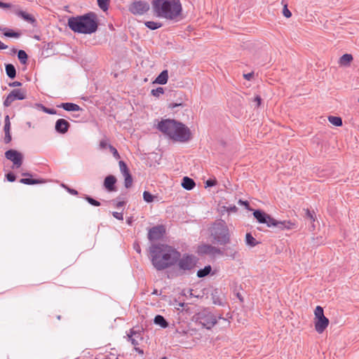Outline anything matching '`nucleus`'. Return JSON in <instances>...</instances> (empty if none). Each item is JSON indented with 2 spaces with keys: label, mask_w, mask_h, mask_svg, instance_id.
I'll return each instance as SVG.
<instances>
[{
  "label": "nucleus",
  "mask_w": 359,
  "mask_h": 359,
  "mask_svg": "<svg viewBox=\"0 0 359 359\" xmlns=\"http://www.w3.org/2000/svg\"><path fill=\"white\" fill-rule=\"evenodd\" d=\"M151 263L157 271H162L177 263L181 254L175 248L165 244H154L150 247Z\"/></svg>",
  "instance_id": "nucleus-1"
},
{
  "label": "nucleus",
  "mask_w": 359,
  "mask_h": 359,
  "mask_svg": "<svg viewBox=\"0 0 359 359\" xmlns=\"http://www.w3.org/2000/svg\"><path fill=\"white\" fill-rule=\"evenodd\" d=\"M67 25L74 32L90 34L95 32L98 27L97 15L90 12L83 15L71 17Z\"/></svg>",
  "instance_id": "nucleus-2"
},
{
  "label": "nucleus",
  "mask_w": 359,
  "mask_h": 359,
  "mask_svg": "<svg viewBox=\"0 0 359 359\" xmlns=\"http://www.w3.org/2000/svg\"><path fill=\"white\" fill-rule=\"evenodd\" d=\"M151 6L155 15L168 20L176 18L182 11L180 0H152Z\"/></svg>",
  "instance_id": "nucleus-3"
},
{
  "label": "nucleus",
  "mask_w": 359,
  "mask_h": 359,
  "mask_svg": "<svg viewBox=\"0 0 359 359\" xmlns=\"http://www.w3.org/2000/svg\"><path fill=\"white\" fill-rule=\"evenodd\" d=\"M255 218L262 224H266L269 227H276L280 230L292 229L296 227L291 221H278L262 210H256L253 212Z\"/></svg>",
  "instance_id": "nucleus-4"
},
{
  "label": "nucleus",
  "mask_w": 359,
  "mask_h": 359,
  "mask_svg": "<svg viewBox=\"0 0 359 359\" xmlns=\"http://www.w3.org/2000/svg\"><path fill=\"white\" fill-rule=\"evenodd\" d=\"M213 242L219 245H226L230 243V233L226 222L223 220L215 222L209 229Z\"/></svg>",
  "instance_id": "nucleus-5"
},
{
  "label": "nucleus",
  "mask_w": 359,
  "mask_h": 359,
  "mask_svg": "<svg viewBox=\"0 0 359 359\" xmlns=\"http://www.w3.org/2000/svg\"><path fill=\"white\" fill-rule=\"evenodd\" d=\"M196 322L209 330L217 323L216 316L208 310H203L196 315Z\"/></svg>",
  "instance_id": "nucleus-6"
},
{
  "label": "nucleus",
  "mask_w": 359,
  "mask_h": 359,
  "mask_svg": "<svg viewBox=\"0 0 359 359\" xmlns=\"http://www.w3.org/2000/svg\"><path fill=\"white\" fill-rule=\"evenodd\" d=\"M191 138V133L188 127L181 122L177 121L174 130L172 140L180 142H185Z\"/></svg>",
  "instance_id": "nucleus-7"
},
{
  "label": "nucleus",
  "mask_w": 359,
  "mask_h": 359,
  "mask_svg": "<svg viewBox=\"0 0 359 359\" xmlns=\"http://www.w3.org/2000/svg\"><path fill=\"white\" fill-rule=\"evenodd\" d=\"M197 258L193 255L185 254L180 257L177 263L180 270L191 271L195 268L197 263Z\"/></svg>",
  "instance_id": "nucleus-8"
},
{
  "label": "nucleus",
  "mask_w": 359,
  "mask_h": 359,
  "mask_svg": "<svg viewBox=\"0 0 359 359\" xmlns=\"http://www.w3.org/2000/svg\"><path fill=\"white\" fill-rule=\"evenodd\" d=\"M176 124L177 121L174 119H165L158 123L157 128L161 133L166 135L171 140H172Z\"/></svg>",
  "instance_id": "nucleus-9"
},
{
  "label": "nucleus",
  "mask_w": 359,
  "mask_h": 359,
  "mask_svg": "<svg viewBox=\"0 0 359 359\" xmlns=\"http://www.w3.org/2000/svg\"><path fill=\"white\" fill-rule=\"evenodd\" d=\"M149 4L146 1H135L129 6V11L133 15H142L149 11Z\"/></svg>",
  "instance_id": "nucleus-10"
},
{
  "label": "nucleus",
  "mask_w": 359,
  "mask_h": 359,
  "mask_svg": "<svg viewBox=\"0 0 359 359\" xmlns=\"http://www.w3.org/2000/svg\"><path fill=\"white\" fill-rule=\"evenodd\" d=\"M27 91L25 89H13L6 97L4 102V105L6 107L11 105V104L15 100H22L26 98Z\"/></svg>",
  "instance_id": "nucleus-11"
},
{
  "label": "nucleus",
  "mask_w": 359,
  "mask_h": 359,
  "mask_svg": "<svg viewBox=\"0 0 359 359\" xmlns=\"http://www.w3.org/2000/svg\"><path fill=\"white\" fill-rule=\"evenodd\" d=\"M5 157L13 162V167L18 168L22 164V154L14 149H9L5 152Z\"/></svg>",
  "instance_id": "nucleus-12"
},
{
  "label": "nucleus",
  "mask_w": 359,
  "mask_h": 359,
  "mask_svg": "<svg viewBox=\"0 0 359 359\" xmlns=\"http://www.w3.org/2000/svg\"><path fill=\"white\" fill-rule=\"evenodd\" d=\"M198 252L202 255H208L215 257L216 255L223 256L224 252L220 248L210 244H205L199 247Z\"/></svg>",
  "instance_id": "nucleus-13"
},
{
  "label": "nucleus",
  "mask_w": 359,
  "mask_h": 359,
  "mask_svg": "<svg viewBox=\"0 0 359 359\" xmlns=\"http://www.w3.org/2000/svg\"><path fill=\"white\" fill-rule=\"evenodd\" d=\"M165 232V227L163 225H158L149 229L148 233V239L151 241L161 239Z\"/></svg>",
  "instance_id": "nucleus-14"
},
{
  "label": "nucleus",
  "mask_w": 359,
  "mask_h": 359,
  "mask_svg": "<svg viewBox=\"0 0 359 359\" xmlns=\"http://www.w3.org/2000/svg\"><path fill=\"white\" fill-rule=\"evenodd\" d=\"M13 13H15L18 16H19L21 18H22L25 21H26L28 23L32 25L34 27L36 26V20L35 19V18L32 15L29 14V13H26V12H25L23 11H21L18 7H14L13 9Z\"/></svg>",
  "instance_id": "nucleus-15"
},
{
  "label": "nucleus",
  "mask_w": 359,
  "mask_h": 359,
  "mask_svg": "<svg viewBox=\"0 0 359 359\" xmlns=\"http://www.w3.org/2000/svg\"><path fill=\"white\" fill-rule=\"evenodd\" d=\"M69 127V123L64 118L57 120L55 125L56 132L60 134H65L68 131Z\"/></svg>",
  "instance_id": "nucleus-16"
},
{
  "label": "nucleus",
  "mask_w": 359,
  "mask_h": 359,
  "mask_svg": "<svg viewBox=\"0 0 359 359\" xmlns=\"http://www.w3.org/2000/svg\"><path fill=\"white\" fill-rule=\"evenodd\" d=\"M128 339L131 341L132 344L135 346V351L142 354L143 351L136 347L137 345H139V339H142V337L140 336V333L132 330L130 331V334H128Z\"/></svg>",
  "instance_id": "nucleus-17"
},
{
  "label": "nucleus",
  "mask_w": 359,
  "mask_h": 359,
  "mask_svg": "<svg viewBox=\"0 0 359 359\" xmlns=\"http://www.w3.org/2000/svg\"><path fill=\"white\" fill-rule=\"evenodd\" d=\"M329 325V320L325 316L318 318L315 321V328L317 332L322 333Z\"/></svg>",
  "instance_id": "nucleus-18"
},
{
  "label": "nucleus",
  "mask_w": 359,
  "mask_h": 359,
  "mask_svg": "<svg viewBox=\"0 0 359 359\" xmlns=\"http://www.w3.org/2000/svg\"><path fill=\"white\" fill-rule=\"evenodd\" d=\"M116 178L114 175H108L104 180V187L109 191H114L116 190L115 184Z\"/></svg>",
  "instance_id": "nucleus-19"
},
{
  "label": "nucleus",
  "mask_w": 359,
  "mask_h": 359,
  "mask_svg": "<svg viewBox=\"0 0 359 359\" xmlns=\"http://www.w3.org/2000/svg\"><path fill=\"white\" fill-rule=\"evenodd\" d=\"M59 108H62L67 111H78L81 110V108L76 104L72 102H64L57 106Z\"/></svg>",
  "instance_id": "nucleus-20"
},
{
  "label": "nucleus",
  "mask_w": 359,
  "mask_h": 359,
  "mask_svg": "<svg viewBox=\"0 0 359 359\" xmlns=\"http://www.w3.org/2000/svg\"><path fill=\"white\" fill-rule=\"evenodd\" d=\"M196 186L194 180L189 177L182 179V187L187 190H191Z\"/></svg>",
  "instance_id": "nucleus-21"
},
{
  "label": "nucleus",
  "mask_w": 359,
  "mask_h": 359,
  "mask_svg": "<svg viewBox=\"0 0 359 359\" xmlns=\"http://www.w3.org/2000/svg\"><path fill=\"white\" fill-rule=\"evenodd\" d=\"M168 70H163L161 73L156 77L155 80V83L164 85L168 82Z\"/></svg>",
  "instance_id": "nucleus-22"
},
{
  "label": "nucleus",
  "mask_w": 359,
  "mask_h": 359,
  "mask_svg": "<svg viewBox=\"0 0 359 359\" xmlns=\"http://www.w3.org/2000/svg\"><path fill=\"white\" fill-rule=\"evenodd\" d=\"M154 322L156 325H158L163 328H165L168 326V323L166 321L165 318L161 315L156 316Z\"/></svg>",
  "instance_id": "nucleus-23"
},
{
  "label": "nucleus",
  "mask_w": 359,
  "mask_h": 359,
  "mask_svg": "<svg viewBox=\"0 0 359 359\" xmlns=\"http://www.w3.org/2000/svg\"><path fill=\"white\" fill-rule=\"evenodd\" d=\"M20 182L22 184H25L32 185V184L45 183L46 180H43V179L34 180V179H30V178H22L20 180Z\"/></svg>",
  "instance_id": "nucleus-24"
},
{
  "label": "nucleus",
  "mask_w": 359,
  "mask_h": 359,
  "mask_svg": "<svg viewBox=\"0 0 359 359\" xmlns=\"http://www.w3.org/2000/svg\"><path fill=\"white\" fill-rule=\"evenodd\" d=\"M6 72L7 76L11 79H14L16 76V69L13 65H6Z\"/></svg>",
  "instance_id": "nucleus-25"
},
{
  "label": "nucleus",
  "mask_w": 359,
  "mask_h": 359,
  "mask_svg": "<svg viewBox=\"0 0 359 359\" xmlns=\"http://www.w3.org/2000/svg\"><path fill=\"white\" fill-rule=\"evenodd\" d=\"M212 271V267L210 265L205 266L203 269H199L197 271V276L198 278H204L209 275Z\"/></svg>",
  "instance_id": "nucleus-26"
},
{
  "label": "nucleus",
  "mask_w": 359,
  "mask_h": 359,
  "mask_svg": "<svg viewBox=\"0 0 359 359\" xmlns=\"http://www.w3.org/2000/svg\"><path fill=\"white\" fill-rule=\"evenodd\" d=\"M245 242L250 247H255L259 243L250 233H247L245 235Z\"/></svg>",
  "instance_id": "nucleus-27"
},
{
  "label": "nucleus",
  "mask_w": 359,
  "mask_h": 359,
  "mask_svg": "<svg viewBox=\"0 0 359 359\" xmlns=\"http://www.w3.org/2000/svg\"><path fill=\"white\" fill-rule=\"evenodd\" d=\"M353 60V56L351 54H344L339 60V62L342 65H347Z\"/></svg>",
  "instance_id": "nucleus-28"
},
{
  "label": "nucleus",
  "mask_w": 359,
  "mask_h": 359,
  "mask_svg": "<svg viewBox=\"0 0 359 359\" xmlns=\"http://www.w3.org/2000/svg\"><path fill=\"white\" fill-rule=\"evenodd\" d=\"M329 121L335 126H342V119L339 116H330L328 117Z\"/></svg>",
  "instance_id": "nucleus-29"
},
{
  "label": "nucleus",
  "mask_w": 359,
  "mask_h": 359,
  "mask_svg": "<svg viewBox=\"0 0 359 359\" xmlns=\"http://www.w3.org/2000/svg\"><path fill=\"white\" fill-rule=\"evenodd\" d=\"M125 177L124 186L126 188H130L133 185V177L130 172L123 175Z\"/></svg>",
  "instance_id": "nucleus-30"
},
{
  "label": "nucleus",
  "mask_w": 359,
  "mask_h": 359,
  "mask_svg": "<svg viewBox=\"0 0 359 359\" xmlns=\"http://www.w3.org/2000/svg\"><path fill=\"white\" fill-rule=\"evenodd\" d=\"M18 57L22 64L25 65L27 61L28 55L25 50H20L18 53Z\"/></svg>",
  "instance_id": "nucleus-31"
},
{
  "label": "nucleus",
  "mask_w": 359,
  "mask_h": 359,
  "mask_svg": "<svg viewBox=\"0 0 359 359\" xmlns=\"http://www.w3.org/2000/svg\"><path fill=\"white\" fill-rule=\"evenodd\" d=\"M144 25L147 28H149L151 30H155L162 26L161 23L154 22V21L145 22Z\"/></svg>",
  "instance_id": "nucleus-32"
},
{
  "label": "nucleus",
  "mask_w": 359,
  "mask_h": 359,
  "mask_svg": "<svg viewBox=\"0 0 359 359\" xmlns=\"http://www.w3.org/2000/svg\"><path fill=\"white\" fill-rule=\"evenodd\" d=\"M225 250L226 252L224 255L230 257L232 259H236L238 255V252L231 248H226Z\"/></svg>",
  "instance_id": "nucleus-33"
},
{
  "label": "nucleus",
  "mask_w": 359,
  "mask_h": 359,
  "mask_svg": "<svg viewBox=\"0 0 359 359\" xmlns=\"http://www.w3.org/2000/svg\"><path fill=\"white\" fill-rule=\"evenodd\" d=\"M35 106L38 109H41L43 111H44L46 114H55L57 113L56 110H55L54 109L47 108L45 106H43L42 104H36Z\"/></svg>",
  "instance_id": "nucleus-34"
},
{
  "label": "nucleus",
  "mask_w": 359,
  "mask_h": 359,
  "mask_svg": "<svg viewBox=\"0 0 359 359\" xmlns=\"http://www.w3.org/2000/svg\"><path fill=\"white\" fill-rule=\"evenodd\" d=\"M97 5L103 11H106L109 8L110 0H97Z\"/></svg>",
  "instance_id": "nucleus-35"
},
{
  "label": "nucleus",
  "mask_w": 359,
  "mask_h": 359,
  "mask_svg": "<svg viewBox=\"0 0 359 359\" xmlns=\"http://www.w3.org/2000/svg\"><path fill=\"white\" fill-rule=\"evenodd\" d=\"M314 314L315 319L325 316L323 307L320 306H317L314 311Z\"/></svg>",
  "instance_id": "nucleus-36"
},
{
  "label": "nucleus",
  "mask_w": 359,
  "mask_h": 359,
  "mask_svg": "<svg viewBox=\"0 0 359 359\" xmlns=\"http://www.w3.org/2000/svg\"><path fill=\"white\" fill-rule=\"evenodd\" d=\"M4 36L7 37H14V38H18L20 36V34L18 32H15L12 29H7L4 33Z\"/></svg>",
  "instance_id": "nucleus-37"
},
{
  "label": "nucleus",
  "mask_w": 359,
  "mask_h": 359,
  "mask_svg": "<svg viewBox=\"0 0 359 359\" xmlns=\"http://www.w3.org/2000/svg\"><path fill=\"white\" fill-rule=\"evenodd\" d=\"M118 164L120 170L123 175L130 172L129 169L124 161H120Z\"/></svg>",
  "instance_id": "nucleus-38"
},
{
  "label": "nucleus",
  "mask_w": 359,
  "mask_h": 359,
  "mask_svg": "<svg viewBox=\"0 0 359 359\" xmlns=\"http://www.w3.org/2000/svg\"><path fill=\"white\" fill-rule=\"evenodd\" d=\"M143 198L147 203H151L154 201V196L149 191H144L143 193Z\"/></svg>",
  "instance_id": "nucleus-39"
},
{
  "label": "nucleus",
  "mask_w": 359,
  "mask_h": 359,
  "mask_svg": "<svg viewBox=\"0 0 359 359\" xmlns=\"http://www.w3.org/2000/svg\"><path fill=\"white\" fill-rule=\"evenodd\" d=\"M151 93L155 97H159L161 95L164 93V89L162 87H158L156 89L151 90Z\"/></svg>",
  "instance_id": "nucleus-40"
},
{
  "label": "nucleus",
  "mask_w": 359,
  "mask_h": 359,
  "mask_svg": "<svg viewBox=\"0 0 359 359\" xmlns=\"http://www.w3.org/2000/svg\"><path fill=\"white\" fill-rule=\"evenodd\" d=\"M90 205H93V206H100V203L93 198L92 197L89 196H86L85 198H84Z\"/></svg>",
  "instance_id": "nucleus-41"
},
{
  "label": "nucleus",
  "mask_w": 359,
  "mask_h": 359,
  "mask_svg": "<svg viewBox=\"0 0 359 359\" xmlns=\"http://www.w3.org/2000/svg\"><path fill=\"white\" fill-rule=\"evenodd\" d=\"M4 122H5V125H4V131H10L11 130V122H10L8 115L6 116Z\"/></svg>",
  "instance_id": "nucleus-42"
},
{
  "label": "nucleus",
  "mask_w": 359,
  "mask_h": 359,
  "mask_svg": "<svg viewBox=\"0 0 359 359\" xmlns=\"http://www.w3.org/2000/svg\"><path fill=\"white\" fill-rule=\"evenodd\" d=\"M109 149L110 150V151L112 153L113 156L116 158H120V156L118 154V152L117 151V149L114 147L111 144H109Z\"/></svg>",
  "instance_id": "nucleus-43"
},
{
  "label": "nucleus",
  "mask_w": 359,
  "mask_h": 359,
  "mask_svg": "<svg viewBox=\"0 0 359 359\" xmlns=\"http://www.w3.org/2000/svg\"><path fill=\"white\" fill-rule=\"evenodd\" d=\"M6 177L7 180L11 182H14L16 179L15 175L12 172L7 173Z\"/></svg>",
  "instance_id": "nucleus-44"
},
{
  "label": "nucleus",
  "mask_w": 359,
  "mask_h": 359,
  "mask_svg": "<svg viewBox=\"0 0 359 359\" xmlns=\"http://www.w3.org/2000/svg\"><path fill=\"white\" fill-rule=\"evenodd\" d=\"M314 212H311L309 210H306V217L307 219H310L311 222H314L315 218L313 216Z\"/></svg>",
  "instance_id": "nucleus-45"
},
{
  "label": "nucleus",
  "mask_w": 359,
  "mask_h": 359,
  "mask_svg": "<svg viewBox=\"0 0 359 359\" xmlns=\"http://www.w3.org/2000/svg\"><path fill=\"white\" fill-rule=\"evenodd\" d=\"M217 184V180H212V179H209L206 182H205V187H213L215 186V184Z\"/></svg>",
  "instance_id": "nucleus-46"
},
{
  "label": "nucleus",
  "mask_w": 359,
  "mask_h": 359,
  "mask_svg": "<svg viewBox=\"0 0 359 359\" xmlns=\"http://www.w3.org/2000/svg\"><path fill=\"white\" fill-rule=\"evenodd\" d=\"M109 143L107 142V140H102L100 142V148L102 149H104L106 148H109Z\"/></svg>",
  "instance_id": "nucleus-47"
},
{
  "label": "nucleus",
  "mask_w": 359,
  "mask_h": 359,
  "mask_svg": "<svg viewBox=\"0 0 359 359\" xmlns=\"http://www.w3.org/2000/svg\"><path fill=\"white\" fill-rule=\"evenodd\" d=\"M4 132H5L4 142L6 144H8L12 140L11 133H10V131H4Z\"/></svg>",
  "instance_id": "nucleus-48"
},
{
  "label": "nucleus",
  "mask_w": 359,
  "mask_h": 359,
  "mask_svg": "<svg viewBox=\"0 0 359 359\" xmlns=\"http://www.w3.org/2000/svg\"><path fill=\"white\" fill-rule=\"evenodd\" d=\"M283 15L286 18H290L292 15L291 12L288 10L287 5H285L283 11Z\"/></svg>",
  "instance_id": "nucleus-49"
},
{
  "label": "nucleus",
  "mask_w": 359,
  "mask_h": 359,
  "mask_svg": "<svg viewBox=\"0 0 359 359\" xmlns=\"http://www.w3.org/2000/svg\"><path fill=\"white\" fill-rule=\"evenodd\" d=\"M112 215H113V216L116 219H117L118 220H123V213L122 212H113Z\"/></svg>",
  "instance_id": "nucleus-50"
},
{
  "label": "nucleus",
  "mask_w": 359,
  "mask_h": 359,
  "mask_svg": "<svg viewBox=\"0 0 359 359\" xmlns=\"http://www.w3.org/2000/svg\"><path fill=\"white\" fill-rule=\"evenodd\" d=\"M180 106H183V103L182 102L170 103L168 105V108L173 109L174 108Z\"/></svg>",
  "instance_id": "nucleus-51"
},
{
  "label": "nucleus",
  "mask_w": 359,
  "mask_h": 359,
  "mask_svg": "<svg viewBox=\"0 0 359 359\" xmlns=\"http://www.w3.org/2000/svg\"><path fill=\"white\" fill-rule=\"evenodd\" d=\"M172 305L174 306L175 309L180 310V307H183L185 304L183 302H178L177 300H175V303H173Z\"/></svg>",
  "instance_id": "nucleus-52"
},
{
  "label": "nucleus",
  "mask_w": 359,
  "mask_h": 359,
  "mask_svg": "<svg viewBox=\"0 0 359 359\" xmlns=\"http://www.w3.org/2000/svg\"><path fill=\"white\" fill-rule=\"evenodd\" d=\"M253 102L257 103V107H259L262 103V98L259 95H257L254 100Z\"/></svg>",
  "instance_id": "nucleus-53"
},
{
  "label": "nucleus",
  "mask_w": 359,
  "mask_h": 359,
  "mask_svg": "<svg viewBox=\"0 0 359 359\" xmlns=\"http://www.w3.org/2000/svg\"><path fill=\"white\" fill-rule=\"evenodd\" d=\"M244 78L246 79V80H251L252 79V77L254 76V72H250V73H248V74H245L243 75Z\"/></svg>",
  "instance_id": "nucleus-54"
},
{
  "label": "nucleus",
  "mask_w": 359,
  "mask_h": 359,
  "mask_svg": "<svg viewBox=\"0 0 359 359\" xmlns=\"http://www.w3.org/2000/svg\"><path fill=\"white\" fill-rule=\"evenodd\" d=\"M133 248L134 250L138 252L139 254L141 252V248L138 243H135L133 244Z\"/></svg>",
  "instance_id": "nucleus-55"
},
{
  "label": "nucleus",
  "mask_w": 359,
  "mask_h": 359,
  "mask_svg": "<svg viewBox=\"0 0 359 359\" xmlns=\"http://www.w3.org/2000/svg\"><path fill=\"white\" fill-rule=\"evenodd\" d=\"M22 83L20 81H14L9 83V86L11 87H19L21 86Z\"/></svg>",
  "instance_id": "nucleus-56"
},
{
  "label": "nucleus",
  "mask_w": 359,
  "mask_h": 359,
  "mask_svg": "<svg viewBox=\"0 0 359 359\" xmlns=\"http://www.w3.org/2000/svg\"><path fill=\"white\" fill-rule=\"evenodd\" d=\"M11 5L10 4L4 3V2L0 1V8H11Z\"/></svg>",
  "instance_id": "nucleus-57"
},
{
  "label": "nucleus",
  "mask_w": 359,
  "mask_h": 359,
  "mask_svg": "<svg viewBox=\"0 0 359 359\" xmlns=\"http://www.w3.org/2000/svg\"><path fill=\"white\" fill-rule=\"evenodd\" d=\"M238 208L233 205V206H231L229 208H228L227 209V211L229 212H236L237 211Z\"/></svg>",
  "instance_id": "nucleus-58"
},
{
  "label": "nucleus",
  "mask_w": 359,
  "mask_h": 359,
  "mask_svg": "<svg viewBox=\"0 0 359 359\" xmlns=\"http://www.w3.org/2000/svg\"><path fill=\"white\" fill-rule=\"evenodd\" d=\"M67 191H68L69 193H70L72 195H77L78 194V191L76 190H75V189L67 188Z\"/></svg>",
  "instance_id": "nucleus-59"
},
{
  "label": "nucleus",
  "mask_w": 359,
  "mask_h": 359,
  "mask_svg": "<svg viewBox=\"0 0 359 359\" xmlns=\"http://www.w3.org/2000/svg\"><path fill=\"white\" fill-rule=\"evenodd\" d=\"M125 201H119L116 203V207L119 208L121 207H123L125 205Z\"/></svg>",
  "instance_id": "nucleus-60"
},
{
  "label": "nucleus",
  "mask_w": 359,
  "mask_h": 359,
  "mask_svg": "<svg viewBox=\"0 0 359 359\" xmlns=\"http://www.w3.org/2000/svg\"><path fill=\"white\" fill-rule=\"evenodd\" d=\"M238 203L241 204H243L246 208H248L249 206V203L248 201H243L241 200H239Z\"/></svg>",
  "instance_id": "nucleus-61"
},
{
  "label": "nucleus",
  "mask_w": 359,
  "mask_h": 359,
  "mask_svg": "<svg viewBox=\"0 0 359 359\" xmlns=\"http://www.w3.org/2000/svg\"><path fill=\"white\" fill-rule=\"evenodd\" d=\"M8 48V46L6 45H5L4 43H3L1 41H0V49L1 50H4V49H6Z\"/></svg>",
  "instance_id": "nucleus-62"
},
{
  "label": "nucleus",
  "mask_w": 359,
  "mask_h": 359,
  "mask_svg": "<svg viewBox=\"0 0 359 359\" xmlns=\"http://www.w3.org/2000/svg\"><path fill=\"white\" fill-rule=\"evenodd\" d=\"M22 176H30V177L32 176V175L30 173H29V172H23L22 174Z\"/></svg>",
  "instance_id": "nucleus-63"
},
{
  "label": "nucleus",
  "mask_w": 359,
  "mask_h": 359,
  "mask_svg": "<svg viewBox=\"0 0 359 359\" xmlns=\"http://www.w3.org/2000/svg\"><path fill=\"white\" fill-rule=\"evenodd\" d=\"M153 294H158V292L156 290H154V292H152Z\"/></svg>",
  "instance_id": "nucleus-64"
}]
</instances>
